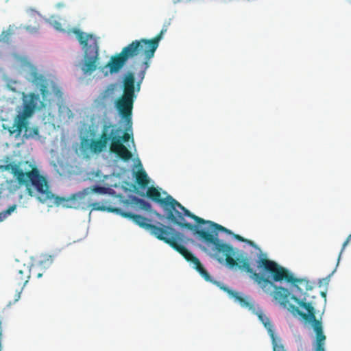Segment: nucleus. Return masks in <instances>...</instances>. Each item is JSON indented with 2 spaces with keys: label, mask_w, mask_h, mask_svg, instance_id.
I'll use <instances>...</instances> for the list:
<instances>
[{
  "label": "nucleus",
  "mask_w": 351,
  "mask_h": 351,
  "mask_svg": "<svg viewBox=\"0 0 351 351\" xmlns=\"http://www.w3.org/2000/svg\"><path fill=\"white\" fill-rule=\"evenodd\" d=\"M114 90V84H110L107 88L102 93L101 99H105L113 93Z\"/></svg>",
  "instance_id": "nucleus-21"
},
{
  "label": "nucleus",
  "mask_w": 351,
  "mask_h": 351,
  "mask_svg": "<svg viewBox=\"0 0 351 351\" xmlns=\"http://www.w3.org/2000/svg\"><path fill=\"white\" fill-rule=\"evenodd\" d=\"M90 206L92 207L93 210H105V208L104 206H99V204L97 202L90 204Z\"/></svg>",
  "instance_id": "nucleus-23"
},
{
  "label": "nucleus",
  "mask_w": 351,
  "mask_h": 351,
  "mask_svg": "<svg viewBox=\"0 0 351 351\" xmlns=\"http://www.w3.org/2000/svg\"><path fill=\"white\" fill-rule=\"evenodd\" d=\"M273 346V351H286L283 345L280 343V339H278L275 334L271 337Z\"/></svg>",
  "instance_id": "nucleus-18"
},
{
  "label": "nucleus",
  "mask_w": 351,
  "mask_h": 351,
  "mask_svg": "<svg viewBox=\"0 0 351 351\" xmlns=\"http://www.w3.org/2000/svg\"><path fill=\"white\" fill-rule=\"evenodd\" d=\"M123 94L116 101V108L120 115L125 119L128 128L132 127V113L135 94V77L132 72H128L123 81Z\"/></svg>",
  "instance_id": "nucleus-7"
},
{
  "label": "nucleus",
  "mask_w": 351,
  "mask_h": 351,
  "mask_svg": "<svg viewBox=\"0 0 351 351\" xmlns=\"http://www.w3.org/2000/svg\"><path fill=\"white\" fill-rule=\"evenodd\" d=\"M197 233L206 241L215 245V256L219 262L226 261L230 267H238L239 269L249 274L264 292L272 295L275 300L293 313L300 315L306 322L311 323L315 335L319 331L324 333L322 322L316 319L315 308L311 302H306V292L313 289L308 280L294 277L286 268L275 261L261 258L258 262V267H262L265 272L269 274L271 280L269 277L265 278L252 269L247 256L241 254L234 259L233 256L236 253L230 245L222 243L216 237L205 231L200 230Z\"/></svg>",
  "instance_id": "nucleus-1"
},
{
  "label": "nucleus",
  "mask_w": 351,
  "mask_h": 351,
  "mask_svg": "<svg viewBox=\"0 0 351 351\" xmlns=\"http://www.w3.org/2000/svg\"><path fill=\"white\" fill-rule=\"evenodd\" d=\"M121 132V130L120 128H116L111 125V128L109 130L111 141L110 150L123 161H128L132 158V154L126 146L123 145V143H127L131 138L132 141L134 143L132 133L130 134L128 132H124L122 136H120L119 134Z\"/></svg>",
  "instance_id": "nucleus-9"
},
{
  "label": "nucleus",
  "mask_w": 351,
  "mask_h": 351,
  "mask_svg": "<svg viewBox=\"0 0 351 351\" xmlns=\"http://www.w3.org/2000/svg\"><path fill=\"white\" fill-rule=\"evenodd\" d=\"M75 34L84 51V62L81 69L84 73H91L97 67V60L99 59L98 43L92 34H86L80 30L75 31Z\"/></svg>",
  "instance_id": "nucleus-8"
},
{
  "label": "nucleus",
  "mask_w": 351,
  "mask_h": 351,
  "mask_svg": "<svg viewBox=\"0 0 351 351\" xmlns=\"http://www.w3.org/2000/svg\"><path fill=\"white\" fill-rule=\"evenodd\" d=\"M111 125H104L99 138H84L81 142V146L84 151L90 150L93 154H99L106 148L108 142L110 140L109 130Z\"/></svg>",
  "instance_id": "nucleus-11"
},
{
  "label": "nucleus",
  "mask_w": 351,
  "mask_h": 351,
  "mask_svg": "<svg viewBox=\"0 0 351 351\" xmlns=\"http://www.w3.org/2000/svg\"><path fill=\"white\" fill-rule=\"evenodd\" d=\"M351 240V234L347 237L346 240L344 241V243H343V245H342V249L341 250V252H340V254L339 256H341L342 252L344 250V249L346 248V245L349 243L350 241ZM340 256H339V258Z\"/></svg>",
  "instance_id": "nucleus-24"
},
{
  "label": "nucleus",
  "mask_w": 351,
  "mask_h": 351,
  "mask_svg": "<svg viewBox=\"0 0 351 351\" xmlns=\"http://www.w3.org/2000/svg\"><path fill=\"white\" fill-rule=\"evenodd\" d=\"M16 209V205L10 206L8 209L0 213V222L4 221L9 215H10Z\"/></svg>",
  "instance_id": "nucleus-19"
},
{
  "label": "nucleus",
  "mask_w": 351,
  "mask_h": 351,
  "mask_svg": "<svg viewBox=\"0 0 351 351\" xmlns=\"http://www.w3.org/2000/svg\"><path fill=\"white\" fill-rule=\"evenodd\" d=\"M140 207L145 210L149 211L152 208V205L149 202L143 199H138L136 201Z\"/></svg>",
  "instance_id": "nucleus-20"
},
{
  "label": "nucleus",
  "mask_w": 351,
  "mask_h": 351,
  "mask_svg": "<svg viewBox=\"0 0 351 351\" xmlns=\"http://www.w3.org/2000/svg\"><path fill=\"white\" fill-rule=\"evenodd\" d=\"M32 82L38 88L42 95L40 99V95L34 93L23 94L22 109L17 112L14 117L15 123L17 125L16 130L20 131L27 125V119H29L34 114L36 110L45 109L51 105V98L50 97L51 92L58 97H62V92L58 87L54 84L51 86V91L49 87V81L40 74L36 72H32Z\"/></svg>",
  "instance_id": "nucleus-5"
},
{
  "label": "nucleus",
  "mask_w": 351,
  "mask_h": 351,
  "mask_svg": "<svg viewBox=\"0 0 351 351\" xmlns=\"http://www.w3.org/2000/svg\"><path fill=\"white\" fill-rule=\"evenodd\" d=\"M107 189L104 186H95L93 189L90 190L88 188L84 189L82 191H80L77 193L73 194L69 198L66 199L64 197H55L53 195L54 203L56 205L60 204L62 202H66V206L70 208H84V205L86 204V196L90 193V191H93L95 193L105 194L107 193Z\"/></svg>",
  "instance_id": "nucleus-10"
},
{
  "label": "nucleus",
  "mask_w": 351,
  "mask_h": 351,
  "mask_svg": "<svg viewBox=\"0 0 351 351\" xmlns=\"http://www.w3.org/2000/svg\"><path fill=\"white\" fill-rule=\"evenodd\" d=\"M147 196L162 206L166 213V218L169 221L180 227L194 231L195 234L206 243L212 244L214 252L215 245L206 241L197 232L203 230L216 237L218 239V231L224 232L228 234H232L231 230L221 225L212 221H206L193 214L171 195H168L165 198H161L160 192L155 187L152 186L147 189Z\"/></svg>",
  "instance_id": "nucleus-2"
},
{
  "label": "nucleus",
  "mask_w": 351,
  "mask_h": 351,
  "mask_svg": "<svg viewBox=\"0 0 351 351\" xmlns=\"http://www.w3.org/2000/svg\"><path fill=\"white\" fill-rule=\"evenodd\" d=\"M3 35H5V36H4V37L2 38V40H5V38H7V39H6V41H8V38H9L8 37H9V36H10V33H5V32H3V33H2V36H3Z\"/></svg>",
  "instance_id": "nucleus-25"
},
{
  "label": "nucleus",
  "mask_w": 351,
  "mask_h": 351,
  "mask_svg": "<svg viewBox=\"0 0 351 351\" xmlns=\"http://www.w3.org/2000/svg\"><path fill=\"white\" fill-rule=\"evenodd\" d=\"M108 211L116 213L121 216L128 218L141 228L148 230L150 234L160 241L171 246L179 252L189 262L194 265L195 269L207 281L210 280L208 272L204 268L199 260L189 252L183 245L179 243L182 241L180 234L169 226L162 225L161 227L149 223L150 219L142 215L125 212L119 208H108Z\"/></svg>",
  "instance_id": "nucleus-4"
},
{
  "label": "nucleus",
  "mask_w": 351,
  "mask_h": 351,
  "mask_svg": "<svg viewBox=\"0 0 351 351\" xmlns=\"http://www.w3.org/2000/svg\"><path fill=\"white\" fill-rule=\"evenodd\" d=\"M156 215L159 217V218H161L162 216L160 214L158 213H156Z\"/></svg>",
  "instance_id": "nucleus-27"
},
{
  "label": "nucleus",
  "mask_w": 351,
  "mask_h": 351,
  "mask_svg": "<svg viewBox=\"0 0 351 351\" xmlns=\"http://www.w3.org/2000/svg\"><path fill=\"white\" fill-rule=\"evenodd\" d=\"M326 335L324 333H321V331L319 332L317 335H315V340L313 344L315 351H326Z\"/></svg>",
  "instance_id": "nucleus-17"
},
{
  "label": "nucleus",
  "mask_w": 351,
  "mask_h": 351,
  "mask_svg": "<svg viewBox=\"0 0 351 351\" xmlns=\"http://www.w3.org/2000/svg\"><path fill=\"white\" fill-rule=\"evenodd\" d=\"M321 295H322V297H324V298H326V293H324V292H322V293H321Z\"/></svg>",
  "instance_id": "nucleus-26"
},
{
  "label": "nucleus",
  "mask_w": 351,
  "mask_h": 351,
  "mask_svg": "<svg viewBox=\"0 0 351 351\" xmlns=\"http://www.w3.org/2000/svg\"><path fill=\"white\" fill-rule=\"evenodd\" d=\"M258 316L259 320L264 325L265 328L267 329L269 335L270 337H273L274 333V325L272 324L270 319L265 315L261 311H258L256 313Z\"/></svg>",
  "instance_id": "nucleus-15"
},
{
  "label": "nucleus",
  "mask_w": 351,
  "mask_h": 351,
  "mask_svg": "<svg viewBox=\"0 0 351 351\" xmlns=\"http://www.w3.org/2000/svg\"><path fill=\"white\" fill-rule=\"evenodd\" d=\"M17 125L15 123V119H14L13 125L11 126L8 131L10 134L14 135L16 138L21 136L22 132L24 130L23 138L27 139L29 138H34L38 135L39 130L37 127L29 128V119H27V125L23 128L20 131L16 130Z\"/></svg>",
  "instance_id": "nucleus-13"
},
{
  "label": "nucleus",
  "mask_w": 351,
  "mask_h": 351,
  "mask_svg": "<svg viewBox=\"0 0 351 351\" xmlns=\"http://www.w3.org/2000/svg\"><path fill=\"white\" fill-rule=\"evenodd\" d=\"M167 31V27L164 26L160 33L153 38H141L132 41L124 47L120 53L112 56L106 66L109 68L110 73H114L119 72L128 60H142L140 64L141 70L138 73L139 80L136 86V91H139L141 84L150 66L151 60L154 58L159 43Z\"/></svg>",
  "instance_id": "nucleus-3"
},
{
  "label": "nucleus",
  "mask_w": 351,
  "mask_h": 351,
  "mask_svg": "<svg viewBox=\"0 0 351 351\" xmlns=\"http://www.w3.org/2000/svg\"><path fill=\"white\" fill-rule=\"evenodd\" d=\"M136 182L141 187L145 188L149 183V180L145 170H139L135 174Z\"/></svg>",
  "instance_id": "nucleus-16"
},
{
  "label": "nucleus",
  "mask_w": 351,
  "mask_h": 351,
  "mask_svg": "<svg viewBox=\"0 0 351 351\" xmlns=\"http://www.w3.org/2000/svg\"><path fill=\"white\" fill-rule=\"evenodd\" d=\"M29 277V271L26 267H24V269H16L14 271L11 279V285L15 290L14 303L20 300L21 294Z\"/></svg>",
  "instance_id": "nucleus-12"
},
{
  "label": "nucleus",
  "mask_w": 351,
  "mask_h": 351,
  "mask_svg": "<svg viewBox=\"0 0 351 351\" xmlns=\"http://www.w3.org/2000/svg\"><path fill=\"white\" fill-rule=\"evenodd\" d=\"M10 158L6 156L4 162L5 165H0V171H10L16 178L19 184L25 185L27 194L33 197L34 192L31 188L34 186L38 193V199L44 203L47 200L52 199L53 194L49 190L47 179L45 176L40 175L39 170L36 167L27 172H24L19 165L15 162H9Z\"/></svg>",
  "instance_id": "nucleus-6"
},
{
  "label": "nucleus",
  "mask_w": 351,
  "mask_h": 351,
  "mask_svg": "<svg viewBox=\"0 0 351 351\" xmlns=\"http://www.w3.org/2000/svg\"><path fill=\"white\" fill-rule=\"evenodd\" d=\"M234 237L237 240H238L239 241L247 242V243H249L251 245H254L253 241H250V240H247V239H244L243 237H242L241 236H240L239 234H234Z\"/></svg>",
  "instance_id": "nucleus-22"
},
{
  "label": "nucleus",
  "mask_w": 351,
  "mask_h": 351,
  "mask_svg": "<svg viewBox=\"0 0 351 351\" xmlns=\"http://www.w3.org/2000/svg\"><path fill=\"white\" fill-rule=\"evenodd\" d=\"M221 289L228 293L230 296L234 298L237 301L239 302L241 306L247 308L249 310L255 311V307L253 303L247 301L245 298L239 295V293L235 291L231 290L226 287H223Z\"/></svg>",
  "instance_id": "nucleus-14"
}]
</instances>
